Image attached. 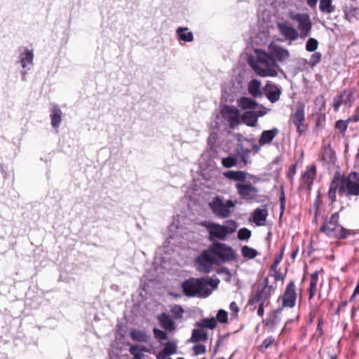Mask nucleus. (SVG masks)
<instances>
[{"instance_id": "22", "label": "nucleus", "mask_w": 359, "mask_h": 359, "mask_svg": "<svg viewBox=\"0 0 359 359\" xmlns=\"http://www.w3.org/2000/svg\"><path fill=\"white\" fill-rule=\"evenodd\" d=\"M320 273V271H316L314 273H311V280H310V285H309V299H311L312 298H313V297L315 296V294L317 292V290H318L317 285L319 282Z\"/></svg>"}, {"instance_id": "8", "label": "nucleus", "mask_w": 359, "mask_h": 359, "mask_svg": "<svg viewBox=\"0 0 359 359\" xmlns=\"http://www.w3.org/2000/svg\"><path fill=\"white\" fill-rule=\"evenodd\" d=\"M288 17L290 20L297 22V31L299 32L301 39H305L310 34L312 29V23L309 14L290 11L288 13Z\"/></svg>"}, {"instance_id": "27", "label": "nucleus", "mask_w": 359, "mask_h": 359, "mask_svg": "<svg viewBox=\"0 0 359 359\" xmlns=\"http://www.w3.org/2000/svg\"><path fill=\"white\" fill-rule=\"evenodd\" d=\"M130 335L133 340L140 342H146L149 339L146 332L140 330H132L130 332Z\"/></svg>"}, {"instance_id": "46", "label": "nucleus", "mask_w": 359, "mask_h": 359, "mask_svg": "<svg viewBox=\"0 0 359 359\" xmlns=\"http://www.w3.org/2000/svg\"><path fill=\"white\" fill-rule=\"evenodd\" d=\"M129 351L134 356L135 354L140 353L142 351H147V349L144 346L133 345L130 346Z\"/></svg>"}, {"instance_id": "52", "label": "nucleus", "mask_w": 359, "mask_h": 359, "mask_svg": "<svg viewBox=\"0 0 359 359\" xmlns=\"http://www.w3.org/2000/svg\"><path fill=\"white\" fill-rule=\"evenodd\" d=\"M325 153L329 154V159H327L325 155L323 156L322 158L323 161H325L326 162H330V161H333V152L331 149H325Z\"/></svg>"}, {"instance_id": "12", "label": "nucleus", "mask_w": 359, "mask_h": 359, "mask_svg": "<svg viewBox=\"0 0 359 359\" xmlns=\"http://www.w3.org/2000/svg\"><path fill=\"white\" fill-rule=\"evenodd\" d=\"M236 188L238 195L244 200L252 201L255 200L258 196L257 188L252 186L250 183H238L236 184Z\"/></svg>"}, {"instance_id": "34", "label": "nucleus", "mask_w": 359, "mask_h": 359, "mask_svg": "<svg viewBox=\"0 0 359 359\" xmlns=\"http://www.w3.org/2000/svg\"><path fill=\"white\" fill-rule=\"evenodd\" d=\"M353 90H344L343 92L340 94V96L344 99V104L346 105H348L349 107L352 105L353 102Z\"/></svg>"}, {"instance_id": "39", "label": "nucleus", "mask_w": 359, "mask_h": 359, "mask_svg": "<svg viewBox=\"0 0 359 359\" xmlns=\"http://www.w3.org/2000/svg\"><path fill=\"white\" fill-rule=\"evenodd\" d=\"M251 236V231L247 228H241L238 231V238L241 241H247Z\"/></svg>"}, {"instance_id": "53", "label": "nucleus", "mask_w": 359, "mask_h": 359, "mask_svg": "<svg viewBox=\"0 0 359 359\" xmlns=\"http://www.w3.org/2000/svg\"><path fill=\"white\" fill-rule=\"evenodd\" d=\"M249 153H250V150L249 149H246L241 155L242 161L243 162L244 165H246L248 163Z\"/></svg>"}, {"instance_id": "10", "label": "nucleus", "mask_w": 359, "mask_h": 359, "mask_svg": "<svg viewBox=\"0 0 359 359\" xmlns=\"http://www.w3.org/2000/svg\"><path fill=\"white\" fill-rule=\"evenodd\" d=\"M283 303L282 307L292 308L295 306L297 299V292L294 281H290L286 286L285 290L281 297ZM283 308L278 309L276 312H281Z\"/></svg>"}, {"instance_id": "60", "label": "nucleus", "mask_w": 359, "mask_h": 359, "mask_svg": "<svg viewBox=\"0 0 359 359\" xmlns=\"http://www.w3.org/2000/svg\"><path fill=\"white\" fill-rule=\"evenodd\" d=\"M267 284H268V278H266L264 280V283H263V285H264V287L262 290H264L265 292H267L266 291V286H267Z\"/></svg>"}, {"instance_id": "57", "label": "nucleus", "mask_w": 359, "mask_h": 359, "mask_svg": "<svg viewBox=\"0 0 359 359\" xmlns=\"http://www.w3.org/2000/svg\"><path fill=\"white\" fill-rule=\"evenodd\" d=\"M359 293V280H358V283H357V285H356V287L354 290V292L351 297V299H352L353 298H354V297L358 294Z\"/></svg>"}, {"instance_id": "24", "label": "nucleus", "mask_w": 359, "mask_h": 359, "mask_svg": "<svg viewBox=\"0 0 359 359\" xmlns=\"http://www.w3.org/2000/svg\"><path fill=\"white\" fill-rule=\"evenodd\" d=\"M237 104L241 109L246 110L255 109L258 104L252 98L242 97L237 100Z\"/></svg>"}, {"instance_id": "61", "label": "nucleus", "mask_w": 359, "mask_h": 359, "mask_svg": "<svg viewBox=\"0 0 359 359\" xmlns=\"http://www.w3.org/2000/svg\"><path fill=\"white\" fill-rule=\"evenodd\" d=\"M262 146L253 145L252 149L255 153H258Z\"/></svg>"}, {"instance_id": "2", "label": "nucleus", "mask_w": 359, "mask_h": 359, "mask_svg": "<svg viewBox=\"0 0 359 359\" xmlns=\"http://www.w3.org/2000/svg\"><path fill=\"white\" fill-rule=\"evenodd\" d=\"M337 191L342 196H358L359 173L353 171L344 176L337 172L330 184L328 191V198L332 202L336 200Z\"/></svg>"}, {"instance_id": "20", "label": "nucleus", "mask_w": 359, "mask_h": 359, "mask_svg": "<svg viewBox=\"0 0 359 359\" xmlns=\"http://www.w3.org/2000/svg\"><path fill=\"white\" fill-rule=\"evenodd\" d=\"M268 211L266 209L257 208L253 212V221L257 226H264L265 224Z\"/></svg>"}, {"instance_id": "17", "label": "nucleus", "mask_w": 359, "mask_h": 359, "mask_svg": "<svg viewBox=\"0 0 359 359\" xmlns=\"http://www.w3.org/2000/svg\"><path fill=\"white\" fill-rule=\"evenodd\" d=\"M267 98L271 102H276L280 98L281 90L279 87L273 83H267L265 86Z\"/></svg>"}, {"instance_id": "16", "label": "nucleus", "mask_w": 359, "mask_h": 359, "mask_svg": "<svg viewBox=\"0 0 359 359\" xmlns=\"http://www.w3.org/2000/svg\"><path fill=\"white\" fill-rule=\"evenodd\" d=\"M157 319L161 327L166 331L170 332L176 330L175 322L168 314L162 313L158 316Z\"/></svg>"}, {"instance_id": "64", "label": "nucleus", "mask_w": 359, "mask_h": 359, "mask_svg": "<svg viewBox=\"0 0 359 359\" xmlns=\"http://www.w3.org/2000/svg\"><path fill=\"white\" fill-rule=\"evenodd\" d=\"M353 121H359V115L357 114L355 116H354L353 117Z\"/></svg>"}, {"instance_id": "23", "label": "nucleus", "mask_w": 359, "mask_h": 359, "mask_svg": "<svg viewBox=\"0 0 359 359\" xmlns=\"http://www.w3.org/2000/svg\"><path fill=\"white\" fill-rule=\"evenodd\" d=\"M243 122L248 126L255 127L257 123V116L255 111L244 112L241 116Z\"/></svg>"}, {"instance_id": "35", "label": "nucleus", "mask_w": 359, "mask_h": 359, "mask_svg": "<svg viewBox=\"0 0 359 359\" xmlns=\"http://www.w3.org/2000/svg\"><path fill=\"white\" fill-rule=\"evenodd\" d=\"M241 252L242 256L246 259H253L258 255L255 249L250 248L248 245L243 246Z\"/></svg>"}, {"instance_id": "55", "label": "nucleus", "mask_w": 359, "mask_h": 359, "mask_svg": "<svg viewBox=\"0 0 359 359\" xmlns=\"http://www.w3.org/2000/svg\"><path fill=\"white\" fill-rule=\"evenodd\" d=\"M256 112V114L257 116V118L260 116H263L264 115H265L268 110L266 109H262V110H258V111H255Z\"/></svg>"}, {"instance_id": "15", "label": "nucleus", "mask_w": 359, "mask_h": 359, "mask_svg": "<svg viewBox=\"0 0 359 359\" xmlns=\"http://www.w3.org/2000/svg\"><path fill=\"white\" fill-rule=\"evenodd\" d=\"M177 344L175 341H170L163 344V348L156 355V359H164L177 353Z\"/></svg>"}, {"instance_id": "54", "label": "nucleus", "mask_w": 359, "mask_h": 359, "mask_svg": "<svg viewBox=\"0 0 359 359\" xmlns=\"http://www.w3.org/2000/svg\"><path fill=\"white\" fill-rule=\"evenodd\" d=\"M297 127V130L299 134H302L306 130V126L304 124V122H300L299 123H294Z\"/></svg>"}, {"instance_id": "62", "label": "nucleus", "mask_w": 359, "mask_h": 359, "mask_svg": "<svg viewBox=\"0 0 359 359\" xmlns=\"http://www.w3.org/2000/svg\"><path fill=\"white\" fill-rule=\"evenodd\" d=\"M297 253H298V250H295L294 251H293L292 253V255H291L292 258L295 259Z\"/></svg>"}, {"instance_id": "14", "label": "nucleus", "mask_w": 359, "mask_h": 359, "mask_svg": "<svg viewBox=\"0 0 359 359\" xmlns=\"http://www.w3.org/2000/svg\"><path fill=\"white\" fill-rule=\"evenodd\" d=\"M270 54L279 62L287 60L290 57L289 50L276 43H271L269 46Z\"/></svg>"}, {"instance_id": "44", "label": "nucleus", "mask_w": 359, "mask_h": 359, "mask_svg": "<svg viewBox=\"0 0 359 359\" xmlns=\"http://www.w3.org/2000/svg\"><path fill=\"white\" fill-rule=\"evenodd\" d=\"M283 252H284V248H282L280 250V255L276 257V259L273 260V264L271 266V271H273L275 273H277L278 266L283 259Z\"/></svg>"}, {"instance_id": "11", "label": "nucleus", "mask_w": 359, "mask_h": 359, "mask_svg": "<svg viewBox=\"0 0 359 359\" xmlns=\"http://www.w3.org/2000/svg\"><path fill=\"white\" fill-rule=\"evenodd\" d=\"M270 296V292H265L264 290H259L256 292L255 296L250 300L249 303L252 305L257 302H260L257 309V315L259 316L262 317L264 316V306L268 305Z\"/></svg>"}, {"instance_id": "63", "label": "nucleus", "mask_w": 359, "mask_h": 359, "mask_svg": "<svg viewBox=\"0 0 359 359\" xmlns=\"http://www.w3.org/2000/svg\"><path fill=\"white\" fill-rule=\"evenodd\" d=\"M355 162L357 164L359 165V149H358V151L356 154V157H355Z\"/></svg>"}, {"instance_id": "32", "label": "nucleus", "mask_w": 359, "mask_h": 359, "mask_svg": "<svg viewBox=\"0 0 359 359\" xmlns=\"http://www.w3.org/2000/svg\"><path fill=\"white\" fill-rule=\"evenodd\" d=\"M196 326L201 328H208L213 330L217 326V320L214 318H204L196 323Z\"/></svg>"}, {"instance_id": "4", "label": "nucleus", "mask_w": 359, "mask_h": 359, "mask_svg": "<svg viewBox=\"0 0 359 359\" xmlns=\"http://www.w3.org/2000/svg\"><path fill=\"white\" fill-rule=\"evenodd\" d=\"M201 225L207 229L208 240L211 242L227 240L238 227V223L233 219L226 220L223 224L204 221L201 223Z\"/></svg>"}, {"instance_id": "49", "label": "nucleus", "mask_w": 359, "mask_h": 359, "mask_svg": "<svg viewBox=\"0 0 359 359\" xmlns=\"http://www.w3.org/2000/svg\"><path fill=\"white\" fill-rule=\"evenodd\" d=\"M229 309L231 312V315L235 318L237 317L238 313L240 311V309H239L238 304H236V302H232L230 304Z\"/></svg>"}, {"instance_id": "58", "label": "nucleus", "mask_w": 359, "mask_h": 359, "mask_svg": "<svg viewBox=\"0 0 359 359\" xmlns=\"http://www.w3.org/2000/svg\"><path fill=\"white\" fill-rule=\"evenodd\" d=\"M306 2L310 7H314L317 4L318 0H306Z\"/></svg>"}, {"instance_id": "45", "label": "nucleus", "mask_w": 359, "mask_h": 359, "mask_svg": "<svg viewBox=\"0 0 359 359\" xmlns=\"http://www.w3.org/2000/svg\"><path fill=\"white\" fill-rule=\"evenodd\" d=\"M153 332H154V337L159 341L165 340L168 338L166 332L163 331L161 330L154 328L153 330Z\"/></svg>"}, {"instance_id": "9", "label": "nucleus", "mask_w": 359, "mask_h": 359, "mask_svg": "<svg viewBox=\"0 0 359 359\" xmlns=\"http://www.w3.org/2000/svg\"><path fill=\"white\" fill-rule=\"evenodd\" d=\"M222 119L226 122L231 128H234L240 123V112L235 107L225 105L221 109Z\"/></svg>"}, {"instance_id": "56", "label": "nucleus", "mask_w": 359, "mask_h": 359, "mask_svg": "<svg viewBox=\"0 0 359 359\" xmlns=\"http://www.w3.org/2000/svg\"><path fill=\"white\" fill-rule=\"evenodd\" d=\"M264 322H265V324H266V325H271V327L275 326V325H276V323L273 320H272V319H271V318H267Z\"/></svg>"}, {"instance_id": "5", "label": "nucleus", "mask_w": 359, "mask_h": 359, "mask_svg": "<svg viewBox=\"0 0 359 359\" xmlns=\"http://www.w3.org/2000/svg\"><path fill=\"white\" fill-rule=\"evenodd\" d=\"M339 215L338 212L332 214L329 219L326 220L320 227V231L328 237L337 239H346L349 236L358 234L357 230L348 229L343 227L339 222Z\"/></svg>"}, {"instance_id": "36", "label": "nucleus", "mask_w": 359, "mask_h": 359, "mask_svg": "<svg viewBox=\"0 0 359 359\" xmlns=\"http://www.w3.org/2000/svg\"><path fill=\"white\" fill-rule=\"evenodd\" d=\"M345 17L347 20L352 22L355 19L359 18V8L356 7H350L345 11Z\"/></svg>"}, {"instance_id": "21", "label": "nucleus", "mask_w": 359, "mask_h": 359, "mask_svg": "<svg viewBox=\"0 0 359 359\" xmlns=\"http://www.w3.org/2000/svg\"><path fill=\"white\" fill-rule=\"evenodd\" d=\"M224 176L231 180L244 182L247 178V173L241 170H229L223 173Z\"/></svg>"}, {"instance_id": "18", "label": "nucleus", "mask_w": 359, "mask_h": 359, "mask_svg": "<svg viewBox=\"0 0 359 359\" xmlns=\"http://www.w3.org/2000/svg\"><path fill=\"white\" fill-rule=\"evenodd\" d=\"M278 134V130L276 128H272L271 130H264L259 139V144H260V146H264L270 144Z\"/></svg>"}, {"instance_id": "1", "label": "nucleus", "mask_w": 359, "mask_h": 359, "mask_svg": "<svg viewBox=\"0 0 359 359\" xmlns=\"http://www.w3.org/2000/svg\"><path fill=\"white\" fill-rule=\"evenodd\" d=\"M235 258L236 252L231 246L217 242L203 250L196 258L195 265L198 271L208 273L212 270L214 264L219 265L232 261Z\"/></svg>"}, {"instance_id": "50", "label": "nucleus", "mask_w": 359, "mask_h": 359, "mask_svg": "<svg viewBox=\"0 0 359 359\" xmlns=\"http://www.w3.org/2000/svg\"><path fill=\"white\" fill-rule=\"evenodd\" d=\"M341 104H344V99L339 95L337 98L334 99L333 102V108L335 111H337L341 105Z\"/></svg>"}, {"instance_id": "42", "label": "nucleus", "mask_w": 359, "mask_h": 359, "mask_svg": "<svg viewBox=\"0 0 359 359\" xmlns=\"http://www.w3.org/2000/svg\"><path fill=\"white\" fill-rule=\"evenodd\" d=\"M348 121L338 120L335 123V128L339 130L343 135L347 130Z\"/></svg>"}, {"instance_id": "51", "label": "nucleus", "mask_w": 359, "mask_h": 359, "mask_svg": "<svg viewBox=\"0 0 359 359\" xmlns=\"http://www.w3.org/2000/svg\"><path fill=\"white\" fill-rule=\"evenodd\" d=\"M296 173V165H292L290 167L288 172H287V177L290 180H292L294 175Z\"/></svg>"}, {"instance_id": "47", "label": "nucleus", "mask_w": 359, "mask_h": 359, "mask_svg": "<svg viewBox=\"0 0 359 359\" xmlns=\"http://www.w3.org/2000/svg\"><path fill=\"white\" fill-rule=\"evenodd\" d=\"M322 55L319 52H316L311 56L310 64L311 66H315L320 62Z\"/></svg>"}, {"instance_id": "33", "label": "nucleus", "mask_w": 359, "mask_h": 359, "mask_svg": "<svg viewBox=\"0 0 359 359\" xmlns=\"http://www.w3.org/2000/svg\"><path fill=\"white\" fill-rule=\"evenodd\" d=\"M20 62L22 68H26L28 64L32 65L33 61V53L29 50H25L24 53L20 54Z\"/></svg>"}, {"instance_id": "29", "label": "nucleus", "mask_w": 359, "mask_h": 359, "mask_svg": "<svg viewBox=\"0 0 359 359\" xmlns=\"http://www.w3.org/2000/svg\"><path fill=\"white\" fill-rule=\"evenodd\" d=\"M319 9L322 13L330 14L335 11L332 0H320Z\"/></svg>"}, {"instance_id": "59", "label": "nucleus", "mask_w": 359, "mask_h": 359, "mask_svg": "<svg viewBox=\"0 0 359 359\" xmlns=\"http://www.w3.org/2000/svg\"><path fill=\"white\" fill-rule=\"evenodd\" d=\"M143 357H144V354L142 353V352H141L140 353L135 354L133 356V359H142Z\"/></svg>"}, {"instance_id": "6", "label": "nucleus", "mask_w": 359, "mask_h": 359, "mask_svg": "<svg viewBox=\"0 0 359 359\" xmlns=\"http://www.w3.org/2000/svg\"><path fill=\"white\" fill-rule=\"evenodd\" d=\"M250 65L256 73L261 76H276L277 71L276 61L274 57L265 51H257V62L250 61Z\"/></svg>"}, {"instance_id": "25", "label": "nucleus", "mask_w": 359, "mask_h": 359, "mask_svg": "<svg viewBox=\"0 0 359 359\" xmlns=\"http://www.w3.org/2000/svg\"><path fill=\"white\" fill-rule=\"evenodd\" d=\"M208 339V336L207 332L203 330V328L199 327L198 329H194L192 331L191 337L190 341L191 342H198V341H206Z\"/></svg>"}, {"instance_id": "38", "label": "nucleus", "mask_w": 359, "mask_h": 359, "mask_svg": "<svg viewBox=\"0 0 359 359\" xmlns=\"http://www.w3.org/2000/svg\"><path fill=\"white\" fill-rule=\"evenodd\" d=\"M318 46V42L313 38H309L306 43V50L309 52L315 51Z\"/></svg>"}, {"instance_id": "28", "label": "nucleus", "mask_w": 359, "mask_h": 359, "mask_svg": "<svg viewBox=\"0 0 359 359\" xmlns=\"http://www.w3.org/2000/svg\"><path fill=\"white\" fill-rule=\"evenodd\" d=\"M62 111L57 106L51 109V124L54 128H57L61 122Z\"/></svg>"}, {"instance_id": "41", "label": "nucleus", "mask_w": 359, "mask_h": 359, "mask_svg": "<svg viewBox=\"0 0 359 359\" xmlns=\"http://www.w3.org/2000/svg\"><path fill=\"white\" fill-rule=\"evenodd\" d=\"M215 320L221 323H226L228 322V313L226 311L220 309L218 311Z\"/></svg>"}, {"instance_id": "43", "label": "nucleus", "mask_w": 359, "mask_h": 359, "mask_svg": "<svg viewBox=\"0 0 359 359\" xmlns=\"http://www.w3.org/2000/svg\"><path fill=\"white\" fill-rule=\"evenodd\" d=\"M275 339L273 337H269L266 338L262 344H260L258 347L259 351H264L269 347L271 346L274 344Z\"/></svg>"}, {"instance_id": "30", "label": "nucleus", "mask_w": 359, "mask_h": 359, "mask_svg": "<svg viewBox=\"0 0 359 359\" xmlns=\"http://www.w3.org/2000/svg\"><path fill=\"white\" fill-rule=\"evenodd\" d=\"M177 34L180 40L191 42L194 39L193 33L188 32V29L186 27H179L177 30Z\"/></svg>"}, {"instance_id": "31", "label": "nucleus", "mask_w": 359, "mask_h": 359, "mask_svg": "<svg viewBox=\"0 0 359 359\" xmlns=\"http://www.w3.org/2000/svg\"><path fill=\"white\" fill-rule=\"evenodd\" d=\"M293 123H299L304 121V106L299 104L292 117Z\"/></svg>"}, {"instance_id": "13", "label": "nucleus", "mask_w": 359, "mask_h": 359, "mask_svg": "<svg viewBox=\"0 0 359 359\" xmlns=\"http://www.w3.org/2000/svg\"><path fill=\"white\" fill-rule=\"evenodd\" d=\"M278 28L281 35L283 36L286 40L293 41L299 37V32L287 23H278Z\"/></svg>"}, {"instance_id": "19", "label": "nucleus", "mask_w": 359, "mask_h": 359, "mask_svg": "<svg viewBox=\"0 0 359 359\" xmlns=\"http://www.w3.org/2000/svg\"><path fill=\"white\" fill-rule=\"evenodd\" d=\"M316 165H311L310 167H308L306 168V171L302 174V182L308 187L309 189L313 184V182L316 177Z\"/></svg>"}, {"instance_id": "37", "label": "nucleus", "mask_w": 359, "mask_h": 359, "mask_svg": "<svg viewBox=\"0 0 359 359\" xmlns=\"http://www.w3.org/2000/svg\"><path fill=\"white\" fill-rule=\"evenodd\" d=\"M222 165L226 168L234 167L237 165V158L234 156H229L222 160Z\"/></svg>"}, {"instance_id": "7", "label": "nucleus", "mask_w": 359, "mask_h": 359, "mask_svg": "<svg viewBox=\"0 0 359 359\" xmlns=\"http://www.w3.org/2000/svg\"><path fill=\"white\" fill-rule=\"evenodd\" d=\"M236 205V203L231 200L224 201L221 196L215 197L209 203V207L213 214L218 218L226 219L231 216V209Z\"/></svg>"}, {"instance_id": "3", "label": "nucleus", "mask_w": 359, "mask_h": 359, "mask_svg": "<svg viewBox=\"0 0 359 359\" xmlns=\"http://www.w3.org/2000/svg\"><path fill=\"white\" fill-rule=\"evenodd\" d=\"M219 283L217 278H191L182 283V291L187 297H208Z\"/></svg>"}, {"instance_id": "48", "label": "nucleus", "mask_w": 359, "mask_h": 359, "mask_svg": "<svg viewBox=\"0 0 359 359\" xmlns=\"http://www.w3.org/2000/svg\"><path fill=\"white\" fill-rule=\"evenodd\" d=\"M193 351L196 355L203 354L206 351V347L203 344H197L193 346Z\"/></svg>"}, {"instance_id": "26", "label": "nucleus", "mask_w": 359, "mask_h": 359, "mask_svg": "<svg viewBox=\"0 0 359 359\" xmlns=\"http://www.w3.org/2000/svg\"><path fill=\"white\" fill-rule=\"evenodd\" d=\"M248 91L251 95L255 97L262 96L261 82L257 79H253L248 84Z\"/></svg>"}, {"instance_id": "40", "label": "nucleus", "mask_w": 359, "mask_h": 359, "mask_svg": "<svg viewBox=\"0 0 359 359\" xmlns=\"http://www.w3.org/2000/svg\"><path fill=\"white\" fill-rule=\"evenodd\" d=\"M170 312L175 319H180L182 318L184 309L181 306L175 305L170 309Z\"/></svg>"}]
</instances>
